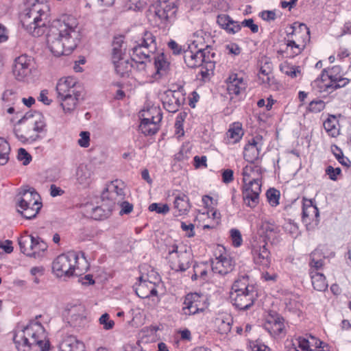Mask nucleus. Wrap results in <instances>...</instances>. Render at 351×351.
Returning <instances> with one entry per match:
<instances>
[{
  "label": "nucleus",
  "mask_w": 351,
  "mask_h": 351,
  "mask_svg": "<svg viewBox=\"0 0 351 351\" xmlns=\"http://www.w3.org/2000/svg\"><path fill=\"white\" fill-rule=\"evenodd\" d=\"M78 144L82 147H88L90 141V133L88 132H81L80 134Z\"/></svg>",
  "instance_id": "obj_62"
},
{
  "label": "nucleus",
  "mask_w": 351,
  "mask_h": 351,
  "mask_svg": "<svg viewBox=\"0 0 351 351\" xmlns=\"http://www.w3.org/2000/svg\"><path fill=\"white\" fill-rule=\"evenodd\" d=\"M13 340L19 351H30L32 347H38L42 351L49 349L45 328L36 320L31 321L23 330L18 331Z\"/></svg>",
  "instance_id": "obj_2"
},
{
  "label": "nucleus",
  "mask_w": 351,
  "mask_h": 351,
  "mask_svg": "<svg viewBox=\"0 0 351 351\" xmlns=\"http://www.w3.org/2000/svg\"><path fill=\"white\" fill-rule=\"evenodd\" d=\"M99 322L103 326L104 329L106 330L112 329L114 326V321L110 319L108 313L103 314L99 319Z\"/></svg>",
  "instance_id": "obj_56"
},
{
  "label": "nucleus",
  "mask_w": 351,
  "mask_h": 351,
  "mask_svg": "<svg viewBox=\"0 0 351 351\" xmlns=\"http://www.w3.org/2000/svg\"><path fill=\"white\" fill-rule=\"evenodd\" d=\"M14 133L16 138L23 143L32 142L36 139L38 135L34 136L30 134V130L15 129Z\"/></svg>",
  "instance_id": "obj_47"
},
{
  "label": "nucleus",
  "mask_w": 351,
  "mask_h": 351,
  "mask_svg": "<svg viewBox=\"0 0 351 351\" xmlns=\"http://www.w3.org/2000/svg\"><path fill=\"white\" fill-rule=\"evenodd\" d=\"M230 237L232 241V245L234 247H239L243 242L241 234L237 229H232L230 230Z\"/></svg>",
  "instance_id": "obj_60"
},
{
  "label": "nucleus",
  "mask_w": 351,
  "mask_h": 351,
  "mask_svg": "<svg viewBox=\"0 0 351 351\" xmlns=\"http://www.w3.org/2000/svg\"><path fill=\"white\" fill-rule=\"evenodd\" d=\"M116 73L121 77L128 75L132 68L134 66L132 60L126 58L125 56L114 57L112 59Z\"/></svg>",
  "instance_id": "obj_28"
},
{
  "label": "nucleus",
  "mask_w": 351,
  "mask_h": 351,
  "mask_svg": "<svg viewBox=\"0 0 351 351\" xmlns=\"http://www.w3.org/2000/svg\"><path fill=\"white\" fill-rule=\"evenodd\" d=\"M125 198V193L122 186L119 185L117 181L112 182L106 185L101 194L103 206L110 209L116 204H119Z\"/></svg>",
  "instance_id": "obj_7"
},
{
  "label": "nucleus",
  "mask_w": 351,
  "mask_h": 351,
  "mask_svg": "<svg viewBox=\"0 0 351 351\" xmlns=\"http://www.w3.org/2000/svg\"><path fill=\"white\" fill-rule=\"evenodd\" d=\"M136 295L141 298H147L152 295H157L158 291L155 283L140 278V282L135 289Z\"/></svg>",
  "instance_id": "obj_26"
},
{
  "label": "nucleus",
  "mask_w": 351,
  "mask_h": 351,
  "mask_svg": "<svg viewBox=\"0 0 351 351\" xmlns=\"http://www.w3.org/2000/svg\"><path fill=\"white\" fill-rule=\"evenodd\" d=\"M231 19L230 16L227 14H219L217 16V22L220 27L225 29L228 26Z\"/></svg>",
  "instance_id": "obj_63"
},
{
  "label": "nucleus",
  "mask_w": 351,
  "mask_h": 351,
  "mask_svg": "<svg viewBox=\"0 0 351 351\" xmlns=\"http://www.w3.org/2000/svg\"><path fill=\"white\" fill-rule=\"evenodd\" d=\"M267 200L271 206H276L279 204L280 192L278 190L271 189L266 193Z\"/></svg>",
  "instance_id": "obj_52"
},
{
  "label": "nucleus",
  "mask_w": 351,
  "mask_h": 351,
  "mask_svg": "<svg viewBox=\"0 0 351 351\" xmlns=\"http://www.w3.org/2000/svg\"><path fill=\"white\" fill-rule=\"evenodd\" d=\"M75 176L77 182L83 187L89 186L93 180L92 171L87 166L84 165H80L77 168Z\"/></svg>",
  "instance_id": "obj_32"
},
{
  "label": "nucleus",
  "mask_w": 351,
  "mask_h": 351,
  "mask_svg": "<svg viewBox=\"0 0 351 351\" xmlns=\"http://www.w3.org/2000/svg\"><path fill=\"white\" fill-rule=\"evenodd\" d=\"M280 70L282 73L290 76L292 78H295L300 73V69L299 66H291L287 63H285L280 66Z\"/></svg>",
  "instance_id": "obj_50"
},
{
  "label": "nucleus",
  "mask_w": 351,
  "mask_h": 351,
  "mask_svg": "<svg viewBox=\"0 0 351 351\" xmlns=\"http://www.w3.org/2000/svg\"><path fill=\"white\" fill-rule=\"evenodd\" d=\"M262 173L263 169L260 166L254 165V162H250L243 169V182L246 184L250 180L261 179Z\"/></svg>",
  "instance_id": "obj_29"
},
{
  "label": "nucleus",
  "mask_w": 351,
  "mask_h": 351,
  "mask_svg": "<svg viewBox=\"0 0 351 351\" xmlns=\"http://www.w3.org/2000/svg\"><path fill=\"white\" fill-rule=\"evenodd\" d=\"M47 245L44 241H41L40 238L36 237V241L33 245L32 254H29L30 257L38 258L42 256L43 253L47 250Z\"/></svg>",
  "instance_id": "obj_43"
},
{
  "label": "nucleus",
  "mask_w": 351,
  "mask_h": 351,
  "mask_svg": "<svg viewBox=\"0 0 351 351\" xmlns=\"http://www.w3.org/2000/svg\"><path fill=\"white\" fill-rule=\"evenodd\" d=\"M167 47L171 51L173 55L177 56L180 55L182 53H184L185 50L182 48V47L180 45H179L174 40H170L167 43Z\"/></svg>",
  "instance_id": "obj_58"
},
{
  "label": "nucleus",
  "mask_w": 351,
  "mask_h": 351,
  "mask_svg": "<svg viewBox=\"0 0 351 351\" xmlns=\"http://www.w3.org/2000/svg\"><path fill=\"white\" fill-rule=\"evenodd\" d=\"M17 158L24 165H27L32 160L31 155L24 148L19 149Z\"/></svg>",
  "instance_id": "obj_59"
},
{
  "label": "nucleus",
  "mask_w": 351,
  "mask_h": 351,
  "mask_svg": "<svg viewBox=\"0 0 351 351\" xmlns=\"http://www.w3.org/2000/svg\"><path fill=\"white\" fill-rule=\"evenodd\" d=\"M337 120L334 116L328 118L324 122V128L328 134V135L335 137L339 134V130L336 126Z\"/></svg>",
  "instance_id": "obj_46"
},
{
  "label": "nucleus",
  "mask_w": 351,
  "mask_h": 351,
  "mask_svg": "<svg viewBox=\"0 0 351 351\" xmlns=\"http://www.w3.org/2000/svg\"><path fill=\"white\" fill-rule=\"evenodd\" d=\"M149 210L156 212L158 214H167L169 211V207L167 204L152 203L149 206Z\"/></svg>",
  "instance_id": "obj_54"
},
{
  "label": "nucleus",
  "mask_w": 351,
  "mask_h": 351,
  "mask_svg": "<svg viewBox=\"0 0 351 351\" xmlns=\"http://www.w3.org/2000/svg\"><path fill=\"white\" fill-rule=\"evenodd\" d=\"M273 66L269 59L265 58L261 61V66L259 73L264 75H273Z\"/></svg>",
  "instance_id": "obj_55"
},
{
  "label": "nucleus",
  "mask_w": 351,
  "mask_h": 351,
  "mask_svg": "<svg viewBox=\"0 0 351 351\" xmlns=\"http://www.w3.org/2000/svg\"><path fill=\"white\" fill-rule=\"evenodd\" d=\"M256 290H247L245 292L230 293V300L232 304L239 310L250 308L257 298Z\"/></svg>",
  "instance_id": "obj_11"
},
{
  "label": "nucleus",
  "mask_w": 351,
  "mask_h": 351,
  "mask_svg": "<svg viewBox=\"0 0 351 351\" xmlns=\"http://www.w3.org/2000/svg\"><path fill=\"white\" fill-rule=\"evenodd\" d=\"M56 92L58 97L82 93L80 85L73 77L60 79L56 84Z\"/></svg>",
  "instance_id": "obj_12"
},
{
  "label": "nucleus",
  "mask_w": 351,
  "mask_h": 351,
  "mask_svg": "<svg viewBox=\"0 0 351 351\" xmlns=\"http://www.w3.org/2000/svg\"><path fill=\"white\" fill-rule=\"evenodd\" d=\"M184 100V98L180 91L168 90L162 97V105L166 110L175 113L178 111Z\"/></svg>",
  "instance_id": "obj_15"
},
{
  "label": "nucleus",
  "mask_w": 351,
  "mask_h": 351,
  "mask_svg": "<svg viewBox=\"0 0 351 351\" xmlns=\"http://www.w3.org/2000/svg\"><path fill=\"white\" fill-rule=\"evenodd\" d=\"M88 268L84 256L79 257L77 252L71 251L57 256L52 263V270L57 277L80 276Z\"/></svg>",
  "instance_id": "obj_3"
},
{
  "label": "nucleus",
  "mask_w": 351,
  "mask_h": 351,
  "mask_svg": "<svg viewBox=\"0 0 351 351\" xmlns=\"http://www.w3.org/2000/svg\"><path fill=\"white\" fill-rule=\"evenodd\" d=\"M264 328L273 337H277L284 332V319L278 315H270L266 320Z\"/></svg>",
  "instance_id": "obj_22"
},
{
  "label": "nucleus",
  "mask_w": 351,
  "mask_h": 351,
  "mask_svg": "<svg viewBox=\"0 0 351 351\" xmlns=\"http://www.w3.org/2000/svg\"><path fill=\"white\" fill-rule=\"evenodd\" d=\"M234 265L235 263L234 260L226 253L216 256V258L211 261L212 271L221 276L230 273L234 269Z\"/></svg>",
  "instance_id": "obj_13"
},
{
  "label": "nucleus",
  "mask_w": 351,
  "mask_h": 351,
  "mask_svg": "<svg viewBox=\"0 0 351 351\" xmlns=\"http://www.w3.org/2000/svg\"><path fill=\"white\" fill-rule=\"evenodd\" d=\"M243 135L242 128L237 125L230 128L227 132V138L229 143L239 142Z\"/></svg>",
  "instance_id": "obj_44"
},
{
  "label": "nucleus",
  "mask_w": 351,
  "mask_h": 351,
  "mask_svg": "<svg viewBox=\"0 0 351 351\" xmlns=\"http://www.w3.org/2000/svg\"><path fill=\"white\" fill-rule=\"evenodd\" d=\"M178 0H158L155 8V21L158 25L166 27L176 17Z\"/></svg>",
  "instance_id": "obj_5"
},
{
  "label": "nucleus",
  "mask_w": 351,
  "mask_h": 351,
  "mask_svg": "<svg viewBox=\"0 0 351 351\" xmlns=\"http://www.w3.org/2000/svg\"><path fill=\"white\" fill-rule=\"evenodd\" d=\"M139 47L141 50H144L149 55L154 54L157 49L156 36L151 32L146 30L141 36L138 43L133 48Z\"/></svg>",
  "instance_id": "obj_21"
},
{
  "label": "nucleus",
  "mask_w": 351,
  "mask_h": 351,
  "mask_svg": "<svg viewBox=\"0 0 351 351\" xmlns=\"http://www.w3.org/2000/svg\"><path fill=\"white\" fill-rule=\"evenodd\" d=\"M60 106L66 114H71L77 107L79 101L82 99V93L58 97Z\"/></svg>",
  "instance_id": "obj_25"
},
{
  "label": "nucleus",
  "mask_w": 351,
  "mask_h": 351,
  "mask_svg": "<svg viewBox=\"0 0 351 351\" xmlns=\"http://www.w3.org/2000/svg\"><path fill=\"white\" fill-rule=\"evenodd\" d=\"M150 57L151 55H149V53L144 50H141L139 47L132 48L131 58L134 65L133 68L139 73L144 74L146 73L147 64L151 62Z\"/></svg>",
  "instance_id": "obj_19"
},
{
  "label": "nucleus",
  "mask_w": 351,
  "mask_h": 351,
  "mask_svg": "<svg viewBox=\"0 0 351 351\" xmlns=\"http://www.w3.org/2000/svg\"><path fill=\"white\" fill-rule=\"evenodd\" d=\"M10 147L9 143L0 138V165H5L9 160Z\"/></svg>",
  "instance_id": "obj_45"
},
{
  "label": "nucleus",
  "mask_w": 351,
  "mask_h": 351,
  "mask_svg": "<svg viewBox=\"0 0 351 351\" xmlns=\"http://www.w3.org/2000/svg\"><path fill=\"white\" fill-rule=\"evenodd\" d=\"M256 290L253 285H250L247 275L239 276L232 285L230 293L245 292L247 290Z\"/></svg>",
  "instance_id": "obj_35"
},
{
  "label": "nucleus",
  "mask_w": 351,
  "mask_h": 351,
  "mask_svg": "<svg viewBox=\"0 0 351 351\" xmlns=\"http://www.w3.org/2000/svg\"><path fill=\"white\" fill-rule=\"evenodd\" d=\"M173 204L177 216L186 215L191 208L189 198L184 194H180L176 197Z\"/></svg>",
  "instance_id": "obj_33"
},
{
  "label": "nucleus",
  "mask_w": 351,
  "mask_h": 351,
  "mask_svg": "<svg viewBox=\"0 0 351 351\" xmlns=\"http://www.w3.org/2000/svg\"><path fill=\"white\" fill-rule=\"evenodd\" d=\"M17 210L27 219H32L36 217L42 207L36 205L16 203Z\"/></svg>",
  "instance_id": "obj_36"
},
{
  "label": "nucleus",
  "mask_w": 351,
  "mask_h": 351,
  "mask_svg": "<svg viewBox=\"0 0 351 351\" xmlns=\"http://www.w3.org/2000/svg\"><path fill=\"white\" fill-rule=\"evenodd\" d=\"M217 331L221 335H227L231 330V320L230 319H218L217 322Z\"/></svg>",
  "instance_id": "obj_51"
},
{
  "label": "nucleus",
  "mask_w": 351,
  "mask_h": 351,
  "mask_svg": "<svg viewBox=\"0 0 351 351\" xmlns=\"http://www.w3.org/2000/svg\"><path fill=\"white\" fill-rule=\"evenodd\" d=\"M49 8L39 0H25L20 14L23 28L34 37L43 36L47 30L48 47L56 56L69 55L80 40L78 22L71 15H63L49 23Z\"/></svg>",
  "instance_id": "obj_1"
},
{
  "label": "nucleus",
  "mask_w": 351,
  "mask_h": 351,
  "mask_svg": "<svg viewBox=\"0 0 351 351\" xmlns=\"http://www.w3.org/2000/svg\"><path fill=\"white\" fill-rule=\"evenodd\" d=\"M313 288L318 291H325L328 287L326 277L322 273L310 269L309 271Z\"/></svg>",
  "instance_id": "obj_34"
},
{
  "label": "nucleus",
  "mask_w": 351,
  "mask_h": 351,
  "mask_svg": "<svg viewBox=\"0 0 351 351\" xmlns=\"http://www.w3.org/2000/svg\"><path fill=\"white\" fill-rule=\"evenodd\" d=\"M319 252L315 250L311 254V261L309 263L311 269H313L315 271H317L318 269H321L324 265L323 260H315V256Z\"/></svg>",
  "instance_id": "obj_57"
},
{
  "label": "nucleus",
  "mask_w": 351,
  "mask_h": 351,
  "mask_svg": "<svg viewBox=\"0 0 351 351\" xmlns=\"http://www.w3.org/2000/svg\"><path fill=\"white\" fill-rule=\"evenodd\" d=\"M243 190L259 195L261 191V179L257 180H250L244 184Z\"/></svg>",
  "instance_id": "obj_49"
},
{
  "label": "nucleus",
  "mask_w": 351,
  "mask_h": 351,
  "mask_svg": "<svg viewBox=\"0 0 351 351\" xmlns=\"http://www.w3.org/2000/svg\"><path fill=\"white\" fill-rule=\"evenodd\" d=\"M61 347L64 351H84V343L73 335L66 336L61 343Z\"/></svg>",
  "instance_id": "obj_30"
},
{
  "label": "nucleus",
  "mask_w": 351,
  "mask_h": 351,
  "mask_svg": "<svg viewBox=\"0 0 351 351\" xmlns=\"http://www.w3.org/2000/svg\"><path fill=\"white\" fill-rule=\"evenodd\" d=\"M263 145V141L261 136L252 137L244 147V159L249 162H254L258 158Z\"/></svg>",
  "instance_id": "obj_14"
},
{
  "label": "nucleus",
  "mask_w": 351,
  "mask_h": 351,
  "mask_svg": "<svg viewBox=\"0 0 351 351\" xmlns=\"http://www.w3.org/2000/svg\"><path fill=\"white\" fill-rule=\"evenodd\" d=\"M325 108V103L321 99L313 100L310 102L308 110L313 113H317Z\"/></svg>",
  "instance_id": "obj_53"
},
{
  "label": "nucleus",
  "mask_w": 351,
  "mask_h": 351,
  "mask_svg": "<svg viewBox=\"0 0 351 351\" xmlns=\"http://www.w3.org/2000/svg\"><path fill=\"white\" fill-rule=\"evenodd\" d=\"M154 65L157 74L160 75L166 74L169 62L164 53H161L154 58Z\"/></svg>",
  "instance_id": "obj_41"
},
{
  "label": "nucleus",
  "mask_w": 351,
  "mask_h": 351,
  "mask_svg": "<svg viewBox=\"0 0 351 351\" xmlns=\"http://www.w3.org/2000/svg\"><path fill=\"white\" fill-rule=\"evenodd\" d=\"M243 199L244 203L250 208H254L258 204L259 195L257 193H252L248 191H243Z\"/></svg>",
  "instance_id": "obj_48"
},
{
  "label": "nucleus",
  "mask_w": 351,
  "mask_h": 351,
  "mask_svg": "<svg viewBox=\"0 0 351 351\" xmlns=\"http://www.w3.org/2000/svg\"><path fill=\"white\" fill-rule=\"evenodd\" d=\"M302 221L306 223L314 222L316 226L319 223V212L313 199L303 198Z\"/></svg>",
  "instance_id": "obj_20"
},
{
  "label": "nucleus",
  "mask_w": 351,
  "mask_h": 351,
  "mask_svg": "<svg viewBox=\"0 0 351 351\" xmlns=\"http://www.w3.org/2000/svg\"><path fill=\"white\" fill-rule=\"evenodd\" d=\"M266 243H256L252 245V254L255 264L268 267L270 265V252Z\"/></svg>",
  "instance_id": "obj_18"
},
{
  "label": "nucleus",
  "mask_w": 351,
  "mask_h": 351,
  "mask_svg": "<svg viewBox=\"0 0 351 351\" xmlns=\"http://www.w3.org/2000/svg\"><path fill=\"white\" fill-rule=\"evenodd\" d=\"M36 237L29 234H25L19 239V245L21 252L27 256L32 254L33 245L36 241Z\"/></svg>",
  "instance_id": "obj_38"
},
{
  "label": "nucleus",
  "mask_w": 351,
  "mask_h": 351,
  "mask_svg": "<svg viewBox=\"0 0 351 351\" xmlns=\"http://www.w3.org/2000/svg\"><path fill=\"white\" fill-rule=\"evenodd\" d=\"M82 308L73 306L68 311V323L73 327H80L85 322V317L81 313Z\"/></svg>",
  "instance_id": "obj_31"
},
{
  "label": "nucleus",
  "mask_w": 351,
  "mask_h": 351,
  "mask_svg": "<svg viewBox=\"0 0 351 351\" xmlns=\"http://www.w3.org/2000/svg\"><path fill=\"white\" fill-rule=\"evenodd\" d=\"M215 56V53L211 52V48L208 45L205 48H198L195 51L189 47V49L184 51V60L189 68L193 69L206 64L207 70H213Z\"/></svg>",
  "instance_id": "obj_4"
},
{
  "label": "nucleus",
  "mask_w": 351,
  "mask_h": 351,
  "mask_svg": "<svg viewBox=\"0 0 351 351\" xmlns=\"http://www.w3.org/2000/svg\"><path fill=\"white\" fill-rule=\"evenodd\" d=\"M168 259L170 267L176 271H184L190 267L191 254L185 247L178 248L173 245L169 251Z\"/></svg>",
  "instance_id": "obj_6"
},
{
  "label": "nucleus",
  "mask_w": 351,
  "mask_h": 351,
  "mask_svg": "<svg viewBox=\"0 0 351 351\" xmlns=\"http://www.w3.org/2000/svg\"><path fill=\"white\" fill-rule=\"evenodd\" d=\"M241 23L231 19L228 26L225 30L229 34H236L241 30Z\"/></svg>",
  "instance_id": "obj_61"
},
{
  "label": "nucleus",
  "mask_w": 351,
  "mask_h": 351,
  "mask_svg": "<svg viewBox=\"0 0 351 351\" xmlns=\"http://www.w3.org/2000/svg\"><path fill=\"white\" fill-rule=\"evenodd\" d=\"M340 70L339 66H334L330 71L329 73H325L324 69L321 76V82L324 83L328 79L330 80L328 83L324 84L321 87L324 86V91H330V90H335L345 86L348 82L349 80L347 78L341 77L334 73H338Z\"/></svg>",
  "instance_id": "obj_10"
},
{
  "label": "nucleus",
  "mask_w": 351,
  "mask_h": 351,
  "mask_svg": "<svg viewBox=\"0 0 351 351\" xmlns=\"http://www.w3.org/2000/svg\"><path fill=\"white\" fill-rule=\"evenodd\" d=\"M19 123H26V125L28 128V130H34L37 132H40L43 131L45 123L43 121V118L38 115L36 117H33L31 119H28L25 116L23 117L21 119L19 120Z\"/></svg>",
  "instance_id": "obj_37"
},
{
  "label": "nucleus",
  "mask_w": 351,
  "mask_h": 351,
  "mask_svg": "<svg viewBox=\"0 0 351 351\" xmlns=\"http://www.w3.org/2000/svg\"><path fill=\"white\" fill-rule=\"evenodd\" d=\"M286 40V53L289 54L291 57H295L302 53V51L304 49V47L303 45H300L293 39H291L289 35H287V38Z\"/></svg>",
  "instance_id": "obj_40"
},
{
  "label": "nucleus",
  "mask_w": 351,
  "mask_h": 351,
  "mask_svg": "<svg viewBox=\"0 0 351 351\" xmlns=\"http://www.w3.org/2000/svg\"><path fill=\"white\" fill-rule=\"evenodd\" d=\"M205 304L202 302V297L197 293L187 294L183 303L182 311L184 315H194L202 311Z\"/></svg>",
  "instance_id": "obj_16"
},
{
  "label": "nucleus",
  "mask_w": 351,
  "mask_h": 351,
  "mask_svg": "<svg viewBox=\"0 0 351 351\" xmlns=\"http://www.w3.org/2000/svg\"><path fill=\"white\" fill-rule=\"evenodd\" d=\"M227 90L230 95H239L245 88V83L237 73H232L226 80Z\"/></svg>",
  "instance_id": "obj_27"
},
{
  "label": "nucleus",
  "mask_w": 351,
  "mask_h": 351,
  "mask_svg": "<svg viewBox=\"0 0 351 351\" xmlns=\"http://www.w3.org/2000/svg\"><path fill=\"white\" fill-rule=\"evenodd\" d=\"M151 116L141 120L139 130L145 135H154L159 130L158 123L162 120V114L158 108L153 107L149 110Z\"/></svg>",
  "instance_id": "obj_8"
},
{
  "label": "nucleus",
  "mask_w": 351,
  "mask_h": 351,
  "mask_svg": "<svg viewBox=\"0 0 351 351\" xmlns=\"http://www.w3.org/2000/svg\"><path fill=\"white\" fill-rule=\"evenodd\" d=\"M341 172L340 168H333L332 166H328L326 169V174L329 176V178L332 180H337V176Z\"/></svg>",
  "instance_id": "obj_64"
},
{
  "label": "nucleus",
  "mask_w": 351,
  "mask_h": 351,
  "mask_svg": "<svg viewBox=\"0 0 351 351\" xmlns=\"http://www.w3.org/2000/svg\"><path fill=\"white\" fill-rule=\"evenodd\" d=\"M291 29V32L288 33L287 35H289L290 38L295 40L296 43L306 47L307 43L310 40V30L308 27L305 24L300 23L298 27L293 26Z\"/></svg>",
  "instance_id": "obj_24"
},
{
  "label": "nucleus",
  "mask_w": 351,
  "mask_h": 351,
  "mask_svg": "<svg viewBox=\"0 0 351 351\" xmlns=\"http://www.w3.org/2000/svg\"><path fill=\"white\" fill-rule=\"evenodd\" d=\"M323 343L310 335L308 337H299L295 339L293 346L297 351H328L321 346Z\"/></svg>",
  "instance_id": "obj_17"
},
{
  "label": "nucleus",
  "mask_w": 351,
  "mask_h": 351,
  "mask_svg": "<svg viewBox=\"0 0 351 351\" xmlns=\"http://www.w3.org/2000/svg\"><path fill=\"white\" fill-rule=\"evenodd\" d=\"M260 234L267 240L274 239L279 232L278 227L273 223L263 221L260 226Z\"/></svg>",
  "instance_id": "obj_39"
},
{
  "label": "nucleus",
  "mask_w": 351,
  "mask_h": 351,
  "mask_svg": "<svg viewBox=\"0 0 351 351\" xmlns=\"http://www.w3.org/2000/svg\"><path fill=\"white\" fill-rule=\"evenodd\" d=\"M125 50V46L123 45L122 37L115 38L112 43V59L114 57H121L125 56L123 52Z\"/></svg>",
  "instance_id": "obj_42"
},
{
  "label": "nucleus",
  "mask_w": 351,
  "mask_h": 351,
  "mask_svg": "<svg viewBox=\"0 0 351 351\" xmlns=\"http://www.w3.org/2000/svg\"><path fill=\"white\" fill-rule=\"evenodd\" d=\"M16 203L36 205L42 207L40 197L34 189H23L16 196Z\"/></svg>",
  "instance_id": "obj_23"
},
{
  "label": "nucleus",
  "mask_w": 351,
  "mask_h": 351,
  "mask_svg": "<svg viewBox=\"0 0 351 351\" xmlns=\"http://www.w3.org/2000/svg\"><path fill=\"white\" fill-rule=\"evenodd\" d=\"M33 59L27 55H21L14 60L12 73L17 80L23 81L32 73Z\"/></svg>",
  "instance_id": "obj_9"
}]
</instances>
